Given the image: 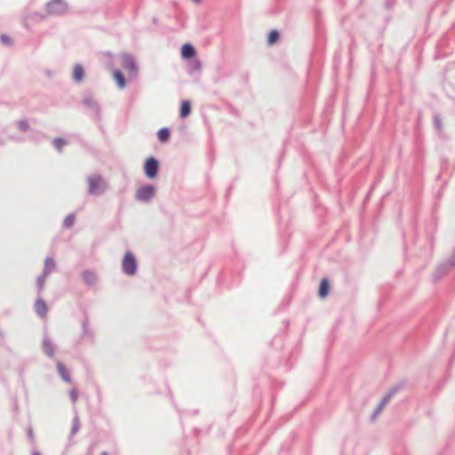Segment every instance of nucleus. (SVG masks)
Masks as SVG:
<instances>
[{
    "instance_id": "f257e3e1",
    "label": "nucleus",
    "mask_w": 455,
    "mask_h": 455,
    "mask_svg": "<svg viewBox=\"0 0 455 455\" xmlns=\"http://www.w3.org/2000/svg\"><path fill=\"white\" fill-rule=\"evenodd\" d=\"M88 182V194L91 196H101L108 189V183L99 174H94L87 177Z\"/></svg>"
},
{
    "instance_id": "f03ea898",
    "label": "nucleus",
    "mask_w": 455,
    "mask_h": 455,
    "mask_svg": "<svg viewBox=\"0 0 455 455\" xmlns=\"http://www.w3.org/2000/svg\"><path fill=\"white\" fill-rule=\"evenodd\" d=\"M156 194V188L151 184L139 188L135 193V200L141 203L150 202Z\"/></svg>"
},
{
    "instance_id": "7ed1b4c3",
    "label": "nucleus",
    "mask_w": 455,
    "mask_h": 455,
    "mask_svg": "<svg viewBox=\"0 0 455 455\" xmlns=\"http://www.w3.org/2000/svg\"><path fill=\"white\" fill-rule=\"evenodd\" d=\"M68 4L65 0H51L46 4L48 14L60 16L68 12Z\"/></svg>"
},
{
    "instance_id": "20e7f679",
    "label": "nucleus",
    "mask_w": 455,
    "mask_h": 455,
    "mask_svg": "<svg viewBox=\"0 0 455 455\" xmlns=\"http://www.w3.org/2000/svg\"><path fill=\"white\" fill-rule=\"evenodd\" d=\"M138 269V264L135 256L131 251H126L123 261L122 270L127 275H134Z\"/></svg>"
},
{
    "instance_id": "39448f33",
    "label": "nucleus",
    "mask_w": 455,
    "mask_h": 455,
    "mask_svg": "<svg viewBox=\"0 0 455 455\" xmlns=\"http://www.w3.org/2000/svg\"><path fill=\"white\" fill-rule=\"evenodd\" d=\"M160 163L154 157L150 156L147 158L144 163V173L148 179H155L159 172Z\"/></svg>"
},
{
    "instance_id": "423d86ee",
    "label": "nucleus",
    "mask_w": 455,
    "mask_h": 455,
    "mask_svg": "<svg viewBox=\"0 0 455 455\" xmlns=\"http://www.w3.org/2000/svg\"><path fill=\"white\" fill-rule=\"evenodd\" d=\"M121 66L124 69L130 72V76H136L138 74V65L131 54H123L121 57Z\"/></svg>"
},
{
    "instance_id": "0eeeda50",
    "label": "nucleus",
    "mask_w": 455,
    "mask_h": 455,
    "mask_svg": "<svg viewBox=\"0 0 455 455\" xmlns=\"http://www.w3.org/2000/svg\"><path fill=\"white\" fill-rule=\"evenodd\" d=\"M399 387H393L379 403L378 406L375 408L374 411L372 412V415L371 417V421H374L379 414L383 411L387 403L389 402L390 398L398 391Z\"/></svg>"
},
{
    "instance_id": "6e6552de",
    "label": "nucleus",
    "mask_w": 455,
    "mask_h": 455,
    "mask_svg": "<svg viewBox=\"0 0 455 455\" xmlns=\"http://www.w3.org/2000/svg\"><path fill=\"white\" fill-rule=\"evenodd\" d=\"M455 266V256L451 255L445 262L440 264L435 272L434 278L435 280L441 278L448 271Z\"/></svg>"
},
{
    "instance_id": "1a4fd4ad",
    "label": "nucleus",
    "mask_w": 455,
    "mask_h": 455,
    "mask_svg": "<svg viewBox=\"0 0 455 455\" xmlns=\"http://www.w3.org/2000/svg\"><path fill=\"white\" fill-rule=\"evenodd\" d=\"M83 105L89 108L97 116H100V107L90 92H85L82 100Z\"/></svg>"
},
{
    "instance_id": "9d476101",
    "label": "nucleus",
    "mask_w": 455,
    "mask_h": 455,
    "mask_svg": "<svg viewBox=\"0 0 455 455\" xmlns=\"http://www.w3.org/2000/svg\"><path fill=\"white\" fill-rule=\"evenodd\" d=\"M82 278L84 283L89 287L96 286L99 280L97 274L90 269L84 270L82 273Z\"/></svg>"
},
{
    "instance_id": "9b49d317",
    "label": "nucleus",
    "mask_w": 455,
    "mask_h": 455,
    "mask_svg": "<svg viewBox=\"0 0 455 455\" xmlns=\"http://www.w3.org/2000/svg\"><path fill=\"white\" fill-rule=\"evenodd\" d=\"M42 348L44 355H46L48 357H52L55 353L56 346L49 337L44 336L43 339Z\"/></svg>"
},
{
    "instance_id": "f8f14e48",
    "label": "nucleus",
    "mask_w": 455,
    "mask_h": 455,
    "mask_svg": "<svg viewBox=\"0 0 455 455\" xmlns=\"http://www.w3.org/2000/svg\"><path fill=\"white\" fill-rule=\"evenodd\" d=\"M196 49L191 44H185L181 47V57L185 60H190L196 56Z\"/></svg>"
},
{
    "instance_id": "ddd939ff",
    "label": "nucleus",
    "mask_w": 455,
    "mask_h": 455,
    "mask_svg": "<svg viewBox=\"0 0 455 455\" xmlns=\"http://www.w3.org/2000/svg\"><path fill=\"white\" fill-rule=\"evenodd\" d=\"M84 78V69L81 64H76L73 69L72 79L75 83H81Z\"/></svg>"
},
{
    "instance_id": "4468645a",
    "label": "nucleus",
    "mask_w": 455,
    "mask_h": 455,
    "mask_svg": "<svg viewBox=\"0 0 455 455\" xmlns=\"http://www.w3.org/2000/svg\"><path fill=\"white\" fill-rule=\"evenodd\" d=\"M35 311L40 317H44L47 314L48 307L43 299L39 298L36 299L35 303Z\"/></svg>"
},
{
    "instance_id": "2eb2a0df",
    "label": "nucleus",
    "mask_w": 455,
    "mask_h": 455,
    "mask_svg": "<svg viewBox=\"0 0 455 455\" xmlns=\"http://www.w3.org/2000/svg\"><path fill=\"white\" fill-rule=\"evenodd\" d=\"M93 331L89 326L88 315H85L82 321V338L83 339H92Z\"/></svg>"
},
{
    "instance_id": "dca6fc26",
    "label": "nucleus",
    "mask_w": 455,
    "mask_h": 455,
    "mask_svg": "<svg viewBox=\"0 0 455 455\" xmlns=\"http://www.w3.org/2000/svg\"><path fill=\"white\" fill-rule=\"evenodd\" d=\"M57 371H58L60 378L63 379V381L68 382V383L71 382L70 374L68 373L65 365L60 361H57Z\"/></svg>"
},
{
    "instance_id": "f3484780",
    "label": "nucleus",
    "mask_w": 455,
    "mask_h": 455,
    "mask_svg": "<svg viewBox=\"0 0 455 455\" xmlns=\"http://www.w3.org/2000/svg\"><path fill=\"white\" fill-rule=\"evenodd\" d=\"M55 267L56 264L54 259L50 257L46 258L44 260L43 274L49 275L55 269Z\"/></svg>"
},
{
    "instance_id": "a211bd4d",
    "label": "nucleus",
    "mask_w": 455,
    "mask_h": 455,
    "mask_svg": "<svg viewBox=\"0 0 455 455\" xmlns=\"http://www.w3.org/2000/svg\"><path fill=\"white\" fill-rule=\"evenodd\" d=\"M114 78L119 89H124L126 84L125 77L120 70H114Z\"/></svg>"
},
{
    "instance_id": "6ab92c4d",
    "label": "nucleus",
    "mask_w": 455,
    "mask_h": 455,
    "mask_svg": "<svg viewBox=\"0 0 455 455\" xmlns=\"http://www.w3.org/2000/svg\"><path fill=\"white\" fill-rule=\"evenodd\" d=\"M171 132L169 128L164 127L157 132V139L160 142L165 143L170 140Z\"/></svg>"
},
{
    "instance_id": "aec40b11",
    "label": "nucleus",
    "mask_w": 455,
    "mask_h": 455,
    "mask_svg": "<svg viewBox=\"0 0 455 455\" xmlns=\"http://www.w3.org/2000/svg\"><path fill=\"white\" fill-rule=\"evenodd\" d=\"M329 290H330V285H329V282L327 279H323L320 283V286H319V290H318V294L321 298H324L327 296V294L329 293Z\"/></svg>"
},
{
    "instance_id": "412c9836",
    "label": "nucleus",
    "mask_w": 455,
    "mask_h": 455,
    "mask_svg": "<svg viewBox=\"0 0 455 455\" xmlns=\"http://www.w3.org/2000/svg\"><path fill=\"white\" fill-rule=\"evenodd\" d=\"M191 112V104L188 100H184L180 106V116L182 118L187 117Z\"/></svg>"
},
{
    "instance_id": "4be33fe9",
    "label": "nucleus",
    "mask_w": 455,
    "mask_h": 455,
    "mask_svg": "<svg viewBox=\"0 0 455 455\" xmlns=\"http://www.w3.org/2000/svg\"><path fill=\"white\" fill-rule=\"evenodd\" d=\"M81 423L79 417L77 415H75V417L72 419V427L70 431V438H72L80 429Z\"/></svg>"
},
{
    "instance_id": "5701e85b",
    "label": "nucleus",
    "mask_w": 455,
    "mask_h": 455,
    "mask_svg": "<svg viewBox=\"0 0 455 455\" xmlns=\"http://www.w3.org/2000/svg\"><path fill=\"white\" fill-rule=\"evenodd\" d=\"M52 144L58 152L62 151V148L68 144L67 140L62 138H56L53 140Z\"/></svg>"
},
{
    "instance_id": "b1692460",
    "label": "nucleus",
    "mask_w": 455,
    "mask_h": 455,
    "mask_svg": "<svg viewBox=\"0 0 455 455\" xmlns=\"http://www.w3.org/2000/svg\"><path fill=\"white\" fill-rule=\"evenodd\" d=\"M47 277H48V275L45 274H43V273L37 277L36 288H37L38 292H41L43 291L44 285V283H45V280Z\"/></svg>"
},
{
    "instance_id": "393cba45",
    "label": "nucleus",
    "mask_w": 455,
    "mask_h": 455,
    "mask_svg": "<svg viewBox=\"0 0 455 455\" xmlns=\"http://www.w3.org/2000/svg\"><path fill=\"white\" fill-rule=\"evenodd\" d=\"M280 34L277 30H271L268 34L267 43L269 44H274L279 39Z\"/></svg>"
},
{
    "instance_id": "a878e982",
    "label": "nucleus",
    "mask_w": 455,
    "mask_h": 455,
    "mask_svg": "<svg viewBox=\"0 0 455 455\" xmlns=\"http://www.w3.org/2000/svg\"><path fill=\"white\" fill-rule=\"evenodd\" d=\"M75 214L74 213H70L68 214L65 219H64V221H63V227L64 228H71L73 225H74V222H75Z\"/></svg>"
},
{
    "instance_id": "bb28decb",
    "label": "nucleus",
    "mask_w": 455,
    "mask_h": 455,
    "mask_svg": "<svg viewBox=\"0 0 455 455\" xmlns=\"http://www.w3.org/2000/svg\"><path fill=\"white\" fill-rule=\"evenodd\" d=\"M202 68L201 62L198 60H195L189 66L188 72L199 71Z\"/></svg>"
},
{
    "instance_id": "cd10ccee",
    "label": "nucleus",
    "mask_w": 455,
    "mask_h": 455,
    "mask_svg": "<svg viewBox=\"0 0 455 455\" xmlns=\"http://www.w3.org/2000/svg\"><path fill=\"white\" fill-rule=\"evenodd\" d=\"M17 126L21 132H28L29 130V124L26 120H20L17 122Z\"/></svg>"
},
{
    "instance_id": "c85d7f7f",
    "label": "nucleus",
    "mask_w": 455,
    "mask_h": 455,
    "mask_svg": "<svg viewBox=\"0 0 455 455\" xmlns=\"http://www.w3.org/2000/svg\"><path fill=\"white\" fill-rule=\"evenodd\" d=\"M27 436L32 445L35 444V435L32 427H28L27 429Z\"/></svg>"
},
{
    "instance_id": "c756f323",
    "label": "nucleus",
    "mask_w": 455,
    "mask_h": 455,
    "mask_svg": "<svg viewBox=\"0 0 455 455\" xmlns=\"http://www.w3.org/2000/svg\"><path fill=\"white\" fill-rule=\"evenodd\" d=\"M0 41L5 45H10L12 44L11 38L4 34L0 36Z\"/></svg>"
},
{
    "instance_id": "7c9ffc66",
    "label": "nucleus",
    "mask_w": 455,
    "mask_h": 455,
    "mask_svg": "<svg viewBox=\"0 0 455 455\" xmlns=\"http://www.w3.org/2000/svg\"><path fill=\"white\" fill-rule=\"evenodd\" d=\"M69 396L73 403H75L77 401L78 398V393L76 389H72L69 392Z\"/></svg>"
},
{
    "instance_id": "2f4dec72",
    "label": "nucleus",
    "mask_w": 455,
    "mask_h": 455,
    "mask_svg": "<svg viewBox=\"0 0 455 455\" xmlns=\"http://www.w3.org/2000/svg\"><path fill=\"white\" fill-rule=\"evenodd\" d=\"M434 123H435V126L438 130H441V129H442V120H441V118H440L438 116H435V117H434Z\"/></svg>"
},
{
    "instance_id": "473e14b6",
    "label": "nucleus",
    "mask_w": 455,
    "mask_h": 455,
    "mask_svg": "<svg viewBox=\"0 0 455 455\" xmlns=\"http://www.w3.org/2000/svg\"><path fill=\"white\" fill-rule=\"evenodd\" d=\"M9 138H10L11 140L16 141V142H21V141L24 140L23 138H18L16 136H12V135H11Z\"/></svg>"
},
{
    "instance_id": "72a5a7b5",
    "label": "nucleus",
    "mask_w": 455,
    "mask_h": 455,
    "mask_svg": "<svg viewBox=\"0 0 455 455\" xmlns=\"http://www.w3.org/2000/svg\"><path fill=\"white\" fill-rule=\"evenodd\" d=\"M32 455H41V453L37 451H33Z\"/></svg>"
},
{
    "instance_id": "f704fd0d",
    "label": "nucleus",
    "mask_w": 455,
    "mask_h": 455,
    "mask_svg": "<svg viewBox=\"0 0 455 455\" xmlns=\"http://www.w3.org/2000/svg\"><path fill=\"white\" fill-rule=\"evenodd\" d=\"M100 455H108V451H102Z\"/></svg>"
},
{
    "instance_id": "c9c22d12",
    "label": "nucleus",
    "mask_w": 455,
    "mask_h": 455,
    "mask_svg": "<svg viewBox=\"0 0 455 455\" xmlns=\"http://www.w3.org/2000/svg\"><path fill=\"white\" fill-rule=\"evenodd\" d=\"M194 2L199 3V2H201V0H194Z\"/></svg>"
}]
</instances>
